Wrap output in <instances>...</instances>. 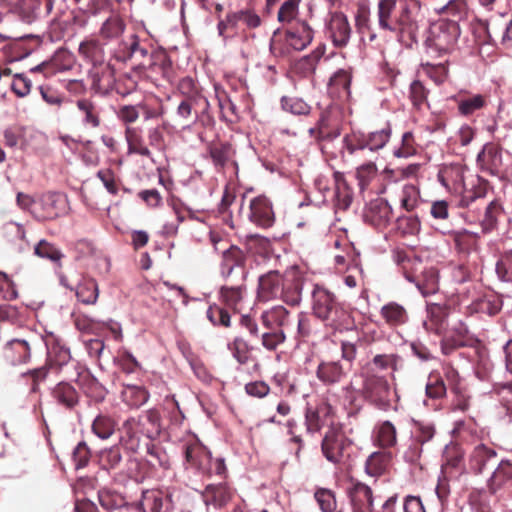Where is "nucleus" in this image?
<instances>
[{"instance_id": "obj_1", "label": "nucleus", "mask_w": 512, "mask_h": 512, "mask_svg": "<svg viewBox=\"0 0 512 512\" xmlns=\"http://www.w3.org/2000/svg\"><path fill=\"white\" fill-rule=\"evenodd\" d=\"M419 13L418 0H379L377 4L379 27L396 34L406 47L417 43Z\"/></svg>"}, {"instance_id": "obj_2", "label": "nucleus", "mask_w": 512, "mask_h": 512, "mask_svg": "<svg viewBox=\"0 0 512 512\" xmlns=\"http://www.w3.org/2000/svg\"><path fill=\"white\" fill-rule=\"evenodd\" d=\"M311 309L316 318L334 331L350 330L354 327L351 312L338 300L334 292L323 285L313 286Z\"/></svg>"}, {"instance_id": "obj_3", "label": "nucleus", "mask_w": 512, "mask_h": 512, "mask_svg": "<svg viewBox=\"0 0 512 512\" xmlns=\"http://www.w3.org/2000/svg\"><path fill=\"white\" fill-rule=\"evenodd\" d=\"M158 49L149 41L131 34L122 39L112 51V57L121 63H129L131 68L142 75L153 66Z\"/></svg>"}, {"instance_id": "obj_4", "label": "nucleus", "mask_w": 512, "mask_h": 512, "mask_svg": "<svg viewBox=\"0 0 512 512\" xmlns=\"http://www.w3.org/2000/svg\"><path fill=\"white\" fill-rule=\"evenodd\" d=\"M247 288L238 286H221L218 292L219 303L209 305L206 317L213 326L230 328L231 313H239Z\"/></svg>"}, {"instance_id": "obj_5", "label": "nucleus", "mask_w": 512, "mask_h": 512, "mask_svg": "<svg viewBox=\"0 0 512 512\" xmlns=\"http://www.w3.org/2000/svg\"><path fill=\"white\" fill-rule=\"evenodd\" d=\"M363 399L371 406L381 411L397 409L398 394L385 376L379 375L372 370L363 374L361 388Z\"/></svg>"}, {"instance_id": "obj_6", "label": "nucleus", "mask_w": 512, "mask_h": 512, "mask_svg": "<svg viewBox=\"0 0 512 512\" xmlns=\"http://www.w3.org/2000/svg\"><path fill=\"white\" fill-rule=\"evenodd\" d=\"M461 30L456 20L440 19L432 23L425 39L428 54L442 57L451 54L460 37Z\"/></svg>"}, {"instance_id": "obj_7", "label": "nucleus", "mask_w": 512, "mask_h": 512, "mask_svg": "<svg viewBox=\"0 0 512 512\" xmlns=\"http://www.w3.org/2000/svg\"><path fill=\"white\" fill-rule=\"evenodd\" d=\"M140 116L138 106L123 105L117 112V117L126 125L124 136L127 142L128 154H136L151 159L152 152L146 145L143 129L140 126H131Z\"/></svg>"}, {"instance_id": "obj_8", "label": "nucleus", "mask_w": 512, "mask_h": 512, "mask_svg": "<svg viewBox=\"0 0 512 512\" xmlns=\"http://www.w3.org/2000/svg\"><path fill=\"white\" fill-rule=\"evenodd\" d=\"M41 342V338L33 332L15 335L2 346L1 357L11 366L27 364L31 361L32 352Z\"/></svg>"}, {"instance_id": "obj_9", "label": "nucleus", "mask_w": 512, "mask_h": 512, "mask_svg": "<svg viewBox=\"0 0 512 512\" xmlns=\"http://www.w3.org/2000/svg\"><path fill=\"white\" fill-rule=\"evenodd\" d=\"M321 449L326 459L342 467H349L353 444L338 428H330L321 443Z\"/></svg>"}, {"instance_id": "obj_10", "label": "nucleus", "mask_w": 512, "mask_h": 512, "mask_svg": "<svg viewBox=\"0 0 512 512\" xmlns=\"http://www.w3.org/2000/svg\"><path fill=\"white\" fill-rule=\"evenodd\" d=\"M391 137L390 124H386L379 130L369 132L368 134H352L346 135L343 139L344 148L349 154H354L358 150L368 149L372 152H377L384 148L389 142Z\"/></svg>"}, {"instance_id": "obj_11", "label": "nucleus", "mask_w": 512, "mask_h": 512, "mask_svg": "<svg viewBox=\"0 0 512 512\" xmlns=\"http://www.w3.org/2000/svg\"><path fill=\"white\" fill-rule=\"evenodd\" d=\"M67 200L64 195L55 192L43 194L32 210L34 217L39 221L53 220L64 214Z\"/></svg>"}, {"instance_id": "obj_12", "label": "nucleus", "mask_w": 512, "mask_h": 512, "mask_svg": "<svg viewBox=\"0 0 512 512\" xmlns=\"http://www.w3.org/2000/svg\"><path fill=\"white\" fill-rule=\"evenodd\" d=\"M11 12L17 14L23 21L31 23L41 14L51 13L54 0H3Z\"/></svg>"}, {"instance_id": "obj_13", "label": "nucleus", "mask_w": 512, "mask_h": 512, "mask_svg": "<svg viewBox=\"0 0 512 512\" xmlns=\"http://www.w3.org/2000/svg\"><path fill=\"white\" fill-rule=\"evenodd\" d=\"M477 165L490 175H502L504 172L502 147L497 143H486L477 155Z\"/></svg>"}, {"instance_id": "obj_14", "label": "nucleus", "mask_w": 512, "mask_h": 512, "mask_svg": "<svg viewBox=\"0 0 512 512\" xmlns=\"http://www.w3.org/2000/svg\"><path fill=\"white\" fill-rule=\"evenodd\" d=\"M327 35L336 48H345L352 36V27L347 16L342 12H335L327 23Z\"/></svg>"}, {"instance_id": "obj_15", "label": "nucleus", "mask_w": 512, "mask_h": 512, "mask_svg": "<svg viewBox=\"0 0 512 512\" xmlns=\"http://www.w3.org/2000/svg\"><path fill=\"white\" fill-rule=\"evenodd\" d=\"M305 425L310 433L319 432L323 427H334V410L327 402H321L316 407H308L305 412Z\"/></svg>"}, {"instance_id": "obj_16", "label": "nucleus", "mask_w": 512, "mask_h": 512, "mask_svg": "<svg viewBox=\"0 0 512 512\" xmlns=\"http://www.w3.org/2000/svg\"><path fill=\"white\" fill-rule=\"evenodd\" d=\"M346 493L352 512H373V492L368 485L352 479Z\"/></svg>"}, {"instance_id": "obj_17", "label": "nucleus", "mask_w": 512, "mask_h": 512, "mask_svg": "<svg viewBox=\"0 0 512 512\" xmlns=\"http://www.w3.org/2000/svg\"><path fill=\"white\" fill-rule=\"evenodd\" d=\"M209 106L207 99H182L176 109V115L183 123L182 128L190 129L199 120L200 113H207Z\"/></svg>"}, {"instance_id": "obj_18", "label": "nucleus", "mask_w": 512, "mask_h": 512, "mask_svg": "<svg viewBox=\"0 0 512 512\" xmlns=\"http://www.w3.org/2000/svg\"><path fill=\"white\" fill-rule=\"evenodd\" d=\"M349 370L336 360H321L316 368L315 376L324 386L341 384L348 376Z\"/></svg>"}, {"instance_id": "obj_19", "label": "nucleus", "mask_w": 512, "mask_h": 512, "mask_svg": "<svg viewBox=\"0 0 512 512\" xmlns=\"http://www.w3.org/2000/svg\"><path fill=\"white\" fill-rule=\"evenodd\" d=\"M137 508L141 512H170L173 509L172 495L158 489L145 490Z\"/></svg>"}, {"instance_id": "obj_20", "label": "nucleus", "mask_w": 512, "mask_h": 512, "mask_svg": "<svg viewBox=\"0 0 512 512\" xmlns=\"http://www.w3.org/2000/svg\"><path fill=\"white\" fill-rule=\"evenodd\" d=\"M498 460L496 450L484 443H478L473 446L468 457V469L480 474L488 467L494 465Z\"/></svg>"}, {"instance_id": "obj_21", "label": "nucleus", "mask_w": 512, "mask_h": 512, "mask_svg": "<svg viewBox=\"0 0 512 512\" xmlns=\"http://www.w3.org/2000/svg\"><path fill=\"white\" fill-rule=\"evenodd\" d=\"M286 275L277 270H270L258 280L257 298L260 302H268L279 298Z\"/></svg>"}, {"instance_id": "obj_22", "label": "nucleus", "mask_w": 512, "mask_h": 512, "mask_svg": "<svg viewBox=\"0 0 512 512\" xmlns=\"http://www.w3.org/2000/svg\"><path fill=\"white\" fill-rule=\"evenodd\" d=\"M249 219L262 228H269L275 222V214L271 201L265 195L254 197L249 205Z\"/></svg>"}, {"instance_id": "obj_23", "label": "nucleus", "mask_w": 512, "mask_h": 512, "mask_svg": "<svg viewBox=\"0 0 512 512\" xmlns=\"http://www.w3.org/2000/svg\"><path fill=\"white\" fill-rule=\"evenodd\" d=\"M365 221L378 230L385 229L392 219V208L382 198L375 199L369 203L364 214Z\"/></svg>"}, {"instance_id": "obj_24", "label": "nucleus", "mask_w": 512, "mask_h": 512, "mask_svg": "<svg viewBox=\"0 0 512 512\" xmlns=\"http://www.w3.org/2000/svg\"><path fill=\"white\" fill-rule=\"evenodd\" d=\"M313 29L306 21L297 20L285 32V42L296 51L305 49L313 40Z\"/></svg>"}, {"instance_id": "obj_25", "label": "nucleus", "mask_w": 512, "mask_h": 512, "mask_svg": "<svg viewBox=\"0 0 512 512\" xmlns=\"http://www.w3.org/2000/svg\"><path fill=\"white\" fill-rule=\"evenodd\" d=\"M115 70L108 62L92 66L89 70L91 89L99 94H107L113 89L115 83Z\"/></svg>"}, {"instance_id": "obj_26", "label": "nucleus", "mask_w": 512, "mask_h": 512, "mask_svg": "<svg viewBox=\"0 0 512 512\" xmlns=\"http://www.w3.org/2000/svg\"><path fill=\"white\" fill-rule=\"evenodd\" d=\"M184 456L186 463L199 472L209 471L208 465L211 463V454L198 440H192L184 444Z\"/></svg>"}, {"instance_id": "obj_27", "label": "nucleus", "mask_w": 512, "mask_h": 512, "mask_svg": "<svg viewBox=\"0 0 512 512\" xmlns=\"http://www.w3.org/2000/svg\"><path fill=\"white\" fill-rule=\"evenodd\" d=\"M210 158L218 171L226 166H232L235 173L238 171V164L235 157V150L228 142L212 143L208 147Z\"/></svg>"}, {"instance_id": "obj_28", "label": "nucleus", "mask_w": 512, "mask_h": 512, "mask_svg": "<svg viewBox=\"0 0 512 512\" xmlns=\"http://www.w3.org/2000/svg\"><path fill=\"white\" fill-rule=\"evenodd\" d=\"M78 53L83 61L93 67L107 62L103 43L96 38L84 39L79 44Z\"/></svg>"}, {"instance_id": "obj_29", "label": "nucleus", "mask_w": 512, "mask_h": 512, "mask_svg": "<svg viewBox=\"0 0 512 512\" xmlns=\"http://www.w3.org/2000/svg\"><path fill=\"white\" fill-rule=\"evenodd\" d=\"M53 400L67 410L75 409L80 403V394L69 382L61 381L51 390Z\"/></svg>"}, {"instance_id": "obj_30", "label": "nucleus", "mask_w": 512, "mask_h": 512, "mask_svg": "<svg viewBox=\"0 0 512 512\" xmlns=\"http://www.w3.org/2000/svg\"><path fill=\"white\" fill-rule=\"evenodd\" d=\"M352 74L350 70L339 69L330 78L328 85L329 94L341 101H347L351 96Z\"/></svg>"}, {"instance_id": "obj_31", "label": "nucleus", "mask_w": 512, "mask_h": 512, "mask_svg": "<svg viewBox=\"0 0 512 512\" xmlns=\"http://www.w3.org/2000/svg\"><path fill=\"white\" fill-rule=\"evenodd\" d=\"M78 114L84 126L98 128L101 125L102 109L92 98H81L76 101Z\"/></svg>"}, {"instance_id": "obj_32", "label": "nucleus", "mask_w": 512, "mask_h": 512, "mask_svg": "<svg viewBox=\"0 0 512 512\" xmlns=\"http://www.w3.org/2000/svg\"><path fill=\"white\" fill-rule=\"evenodd\" d=\"M311 137L318 142H330L340 135V129L336 123L331 120L328 112H321L317 125L309 129Z\"/></svg>"}, {"instance_id": "obj_33", "label": "nucleus", "mask_w": 512, "mask_h": 512, "mask_svg": "<svg viewBox=\"0 0 512 512\" xmlns=\"http://www.w3.org/2000/svg\"><path fill=\"white\" fill-rule=\"evenodd\" d=\"M455 101L458 112L464 117H470L488 106L489 97L484 94L463 93Z\"/></svg>"}, {"instance_id": "obj_34", "label": "nucleus", "mask_w": 512, "mask_h": 512, "mask_svg": "<svg viewBox=\"0 0 512 512\" xmlns=\"http://www.w3.org/2000/svg\"><path fill=\"white\" fill-rule=\"evenodd\" d=\"M246 260L247 257L244 251L235 245H231L222 253L221 275L224 278L230 277L236 267L244 270ZM245 274V271H243L244 276Z\"/></svg>"}, {"instance_id": "obj_35", "label": "nucleus", "mask_w": 512, "mask_h": 512, "mask_svg": "<svg viewBox=\"0 0 512 512\" xmlns=\"http://www.w3.org/2000/svg\"><path fill=\"white\" fill-rule=\"evenodd\" d=\"M98 463L101 469L116 473L121 471L124 464L122 447L118 444L102 449L98 454Z\"/></svg>"}, {"instance_id": "obj_36", "label": "nucleus", "mask_w": 512, "mask_h": 512, "mask_svg": "<svg viewBox=\"0 0 512 512\" xmlns=\"http://www.w3.org/2000/svg\"><path fill=\"white\" fill-rule=\"evenodd\" d=\"M78 384L85 395L96 403L102 402L107 395L106 388L88 370L78 374Z\"/></svg>"}, {"instance_id": "obj_37", "label": "nucleus", "mask_w": 512, "mask_h": 512, "mask_svg": "<svg viewBox=\"0 0 512 512\" xmlns=\"http://www.w3.org/2000/svg\"><path fill=\"white\" fill-rule=\"evenodd\" d=\"M303 290V279L292 274L286 275L281 287L279 298L287 305L297 306L301 302Z\"/></svg>"}, {"instance_id": "obj_38", "label": "nucleus", "mask_w": 512, "mask_h": 512, "mask_svg": "<svg viewBox=\"0 0 512 512\" xmlns=\"http://www.w3.org/2000/svg\"><path fill=\"white\" fill-rule=\"evenodd\" d=\"M141 436L143 435L139 428V422H136L135 418L131 417L123 422L121 435L117 444L122 448L134 452L139 447Z\"/></svg>"}, {"instance_id": "obj_39", "label": "nucleus", "mask_w": 512, "mask_h": 512, "mask_svg": "<svg viewBox=\"0 0 512 512\" xmlns=\"http://www.w3.org/2000/svg\"><path fill=\"white\" fill-rule=\"evenodd\" d=\"M232 497L233 491L225 483L207 485L203 492V499L206 505H213L219 508L227 505Z\"/></svg>"}, {"instance_id": "obj_40", "label": "nucleus", "mask_w": 512, "mask_h": 512, "mask_svg": "<svg viewBox=\"0 0 512 512\" xmlns=\"http://www.w3.org/2000/svg\"><path fill=\"white\" fill-rule=\"evenodd\" d=\"M392 454L387 451L373 452L365 462V472L371 477H381L389 472Z\"/></svg>"}, {"instance_id": "obj_41", "label": "nucleus", "mask_w": 512, "mask_h": 512, "mask_svg": "<svg viewBox=\"0 0 512 512\" xmlns=\"http://www.w3.org/2000/svg\"><path fill=\"white\" fill-rule=\"evenodd\" d=\"M379 313L385 324L390 328L402 326L406 324L409 319L406 308L394 301L383 305Z\"/></svg>"}, {"instance_id": "obj_42", "label": "nucleus", "mask_w": 512, "mask_h": 512, "mask_svg": "<svg viewBox=\"0 0 512 512\" xmlns=\"http://www.w3.org/2000/svg\"><path fill=\"white\" fill-rule=\"evenodd\" d=\"M136 422H139V428L143 436L149 439L158 437L161 433V415L157 409H149L145 413L137 418Z\"/></svg>"}, {"instance_id": "obj_43", "label": "nucleus", "mask_w": 512, "mask_h": 512, "mask_svg": "<svg viewBox=\"0 0 512 512\" xmlns=\"http://www.w3.org/2000/svg\"><path fill=\"white\" fill-rule=\"evenodd\" d=\"M429 321L425 322L426 329L440 334L445 326L448 317V307L445 304L430 303L427 306Z\"/></svg>"}, {"instance_id": "obj_44", "label": "nucleus", "mask_w": 512, "mask_h": 512, "mask_svg": "<svg viewBox=\"0 0 512 512\" xmlns=\"http://www.w3.org/2000/svg\"><path fill=\"white\" fill-rule=\"evenodd\" d=\"M289 311L281 306H273L265 310L260 317L262 325L268 330L282 329L288 322Z\"/></svg>"}, {"instance_id": "obj_45", "label": "nucleus", "mask_w": 512, "mask_h": 512, "mask_svg": "<svg viewBox=\"0 0 512 512\" xmlns=\"http://www.w3.org/2000/svg\"><path fill=\"white\" fill-rule=\"evenodd\" d=\"M375 445L383 449L393 448L397 444V430L390 421H383L375 428Z\"/></svg>"}, {"instance_id": "obj_46", "label": "nucleus", "mask_w": 512, "mask_h": 512, "mask_svg": "<svg viewBox=\"0 0 512 512\" xmlns=\"http://www.w3.org/2000/svg\"><path fill=\"white\" fill-rule=\"evenodd\" d=\"M512 480V463L508 460H501L488 480V489L494 494L507 482Z\"/></svg>"}, {"instance_id": "obj_47", "label": "nucleus", "mask_w": 512, "mask_h": 512, "mask_svg": "<svg viewBox=\"0 0 512 512\" xmlns=\"http://www.w3.org/2000/svg\"><path fill=\"white\" fill-rule=\"evenodd\" d=\"M31 49L24 46L23 38L10 40L0 49V61L14 62L28 56Z\"/></svg>"}, {"instance_id": "obj_48", "label": "nucleus", "mask_w": 512, "mask_h": 512, "mask_svg": "<svg viewBox=\"0 0 512 512\" xmlns=\"http://www.w3.org/2000/svg\"><path fill=\"white\" fill-rule=\"evenodd\" d=\"M117 421L108 414H99L91 424L92 433L101 440H108L116 431Z\"/></svg>"}, {"instance_id": "obj_49", "label": "nucleus", "mask_w": 512, "mask_h": 512, "mask_svg": "<svg viewBox=\"0 0 512 512\" xmlns=\"http://www.w3.org/2000/svg\"><path fill=\"white\" fill-rule=\"evenodd\" d=\"M459 252L470 253L478 248L479 235L466 229L449 232Z\"/></svg>"}, {"instance_id": "obj_50", "label": "nucleus", "mask_w": 512, "mask_h": 512, "mask_svg": "<svg viewBox=\"0 0 512 512\" xmlns=\"http://www.w3.org/2000/svg\"><path fill=\"white\" fill-rule=\"evenodd\" d=\"M76 296L83 304H95L99 296V288L96 280L90 277H84L77 285Z\"/></svg>"}, {"instance_id": "obj_51", "label": "nucleus", "mask_w": 512, "mask_h": 512, "mask_svg": "<svg viewBox=\"0 0 512 512\" xmlns=\"http://www.w3.org/2000/svg\"><path fill=\"white\" fill-rule=\"evenodd\" d=\"M148 71L161 73L162 77L172 83L175 79V71L170 57L164 50L158 49L153 59V66Z\"/></svg>"}, {"instance_id": "obj_52", "label": "nucleus", "mask_w": 512, "mask_h": 512, "mask_svg": "<svg viewBox=\"0 0 512 512\" xmlns=\"http://www.w3.org/2000/svg\"><path fill=\"white\" fill-rule=\"evenodd\" d=\"M125 28L124 20L119 15H112L103 22L99 35L103 40L118 39L124 33Z\"/></svg>"}, {"instance_id": "obj_53", "label": "nucleus", "mask_w": 512, "mask_h": 512, "mask_svg": "<svg viewBox=\"0 0 512 512\" xmlns=\"http://www.w3.org/2000/svg\"><path fill=\"white\" fill-rule=\"evenodd\" d=\"M489 190V182L481 177H478L476 183L472 185V188L465 190L464 193H462L460 206L469 207L476 200L486 197Z\"/></svg>"}, {"instance_id": "obj_54", "label": "nucleus", "mask_w": 512, "mask_h": 512, "mask_svg": "<svg viewBox=\"0 0 512 512\" xmlns=\"http://www.w3.org/2000/svg\"><path fill=\"white\" fill-rule=\"evenodd\" d=\"M121 398L128 406L138 408L148 401L149 393L142 386L124 385Z\"/></svg>"}, {"instance_id": "obj_55", "label": "nucleus", "mask_w": 512, "mask_h": 512, "mask_svg": "<svg viewBox=\"0 0 512 512\" xmlns=\"http://www.w3.org/2000/svg\"><path fill=\"white\" fill-rule=\"evenodd\" d=\"M456 431L463 442L475 445L478 444L477 442L481 441L484 436L483 429L474 419H469L457 424Z\"/></svg>"}, {"instance_id": "obj_56", "label": "nucleus", "mask_w": 512, "mask_h": 512, "mask_svg": "<svg viewBox=\"0 0 512 512\" xmlns=\"http://www.w3.org/2000/svg\"><path fill=\"white\" fill-rule=\"evenodd\" d=\"M98 499L100 505L106 510H115L127 504L122 494L110 489L100 490L98 492Z\"/></svg>"}, {"instance_id": "obj_57", "label": "nucleus", "mask_w": 512, "mask_h": 512, "mask_svg": "<svg viewBox=\"0 0 512 512\" xmlns=\"http://www.w3.org/2000/svg\"><path fill=\"white\" fill-rule=\"evenodd\" d=\"M429 90L419 80H414L410 84L409 99L416 110H422L428 104Z\"/></svg>"}, {"instance_id": "obj_58", "label": "nucleus", "mask_w": 512, "mask_h": 512, "mask_svg": "<svg viewBox=\"0 0 512 512\" xmlns=\"http://www.w3.org/2000/svg\"><path fill=\"white\" fill-rule=\"evenodd\" d=\"M317 332V323L304 312L298 314L297 337L303 341H308Z\"/></svg>"}, {"instance_id": "obj_59", "label": "nucleus", "mask_w": 512, "mask_h": 512, "mask_svg": "<svg viewBox=\"0 0 512 512\" xmlns=\"http://www.w3.org/2000/svg\"><path fill=\"white\" fill-rule=\"evenodd\" d=\"M447 387L439 373H431L426 384V395L430 399H442L446 396Z\"/></svg>"}, {"instance_id": "obj_60", "label": "nucleus", "mask_w": 512, "mask_h": 512, "mask_svg": "<svg viewBox=\"0 0 512 512\" xmlns=\"http://www.w3.org/2000/svg\"><path fill=\"white\" fill-rule=\"evenodd\" d=\"M25 134L26 129L23 127H9L4 131V144L10 148L19 146L20 149L25 150L28 145Z\"/></svg>"}, {"instance_id": "obj_61", "label": "nucleus", "mask_w": 512, "mask_h": 512, "mask_svg": "<svg viewBox=\"0 0 512 512\" xmlns=\"http://www.w3.org/2000/svg\"><path fill=\"white\" fill-rule=\"evenodd\" d=\"M228 348L239 364L248 363L251 348L244 338L235 337L233 341L228 344Z\"/></svg>"}, {"instance_id": "obj_62", "label": "nucleus", "mask_w": 512, "mask_h": 512, "mask_svg": "<svg viewBox=\"0 0 512 512\" xmlns=\"http://www.w3.org/2000/svg\"><path fill=\"white\" fill-rule=\"evenodd\" d=\"M217 92L218 104L222 118L233 122L238 117V108L225 91Z\"/></svg>"}, {"instance_id": "obj_63", "label": "nucleus", "mask_w": 512, "mask_h": 512, "mask_svg": "<svg viewBox=\"0 0 512 512\" xmlns=\"http://www.w3.org/2000/svg\"><path fill=\"white\" fill-rule=\"evenodd\" d=\"M34 253L40 258L58 263L62 258V252L47 240H40L34 248Z\"/></svg>"}, {"instance_id": "obj_64", "label": "nucleus", "mask_w": 512, "mask_h": 512, "mask_svg": "<svg viewBox=\"0 0 512 512\" xmlns=\"http://www.w3.org/2000/svg\"><path fill=\"white\" fill-rule=\"evenodd\" d=\"M496 273L502 281L512 282V251L504 253L497 261Z\"/></svg>"}]
</instances>
